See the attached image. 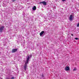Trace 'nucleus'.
I'll return each instance as SVG.
<instances>
[{
	"instance_id": "obj_1",
	"label": "nucleus",
	"mask_w": 79,
	"mask_h": 79,
	"mask_svg": "<svg viewBox=\"0 0 79 79\" xmlns=\"http://www.w3.org/2000/svg\"><path fill=\"white\" fill-rule=\"evenodd\" d=\"M32 55L31 54L29 56V55L28 56V57L27 59V60H26V62H25V64L24 66V69H25V71L26 70V68H27V64L28 63V62L29 61V59L30 58H32Z\"/></svg>"
},
{
	"instance_id": "obj_2",
	"label": "nucleus",
	"mask_w": 79,
	"mask_h": 79,
	"mask_svg": "<svg viewBox=\"0 0 79 79\" xmlns=\"http://www.w3.org/2000/svg\"><path fill=\"white\" fill-rule=\"evenodd\" d=\"M73 17H74V16L73 15H71L70 17L69 18V19L70 20V21H73Z\"/></svg>"
},
{
	"instance_id": "obj_3",
	"label": "nucleus",
	"mask_w": 79,
	"mask_h": 79,
	"mask_svg": "<svg viewBox=\"0 0 79 79\" xmlns=\"http://www.w3.org/2000/svg\"><path fill=\"white\" fill-rule=\"evenodd\" d=\"M18 51V49H13L12 50V53H15Z\"/></svg>"
},
{
	"instance_id": "obj_4",
	"label": "nucleus",
	"mask_w": 79,
	"mask_h": 79,
	"mask_svg": "<svg viewBox=\"0 0 79 79\" xmlns=\"http://www.w3.org/2000/svg\"><path fill=\"white\" fill-rule=\"evenodd\" d=\"M4 27L3 26L0 27V32L1 33L2 32L3 29H4Z\"/></svg>"
},
{
	"instance_id": "obj_5",
	"label": "nucleus",
	"mask_w": 79,
	"mask_h": 79,
	"mask_svg": "<svg viewBox=\"0 0 79 79\" xmlns=\"http://www.w3.org/2000/svg\"><path fill=\"white\" fill-rule=\"evenodd\" d=\"M40 3H42L44 5H47V3H46L45 1L41 2H40Z\"/></svg>"
},
{
	"instance_id": "obj_6",
	"label": "nucleus",
	"mask_w": 79,
	"mask_h": 79,
	"mask_svg": "<svg viewBox=\"0 0 79 79\" xmlns=\"http://www.w3.org/2000/svg\"><path fill=\"white\" fill-rule=\"evenodd\" d=\"M44 31H41V32L40 33V36H42V35H43V34H44Z\"/></svg>"
},
{
	"instance_id": "obj_7",
	"label": "nucleus",
	"mask_w": 79,
	"mask_h": 79,
	"mask_svg": "<svg viewBox=\"0 0 79 79\" xmlns=\"http://www.w3.org/2000/svg\"><path fill=\"white\" fill-rule=\"evenodd\" d=\"M32 9L33 11H35V10H36V6H34L33 7Z\"/></svg>"
},
{
	"instance_id": "obj_8",
	"label": "nucleus",
	"mask_w": 79,
	"mask_h": 79,
	"mask_svg": "<svg viewBox=\"0 0 79 79\" xmlns=\"http://www.w3.org/2000/svg\"><path fill=\"white\" fill-rule=\"evenodd\" d=\"M66 71H69V68L68 67H67L65 68Z\"/></svg>"
},
{
	"instance_id": "obj_9",
	"label": "nucleus",
	"mask_w": 79,
	"mask_h": 79,
	"mask_svg": "<svg viewBox=\"0 0 79 79\" xmlns=\"http://www.w3.org/2000/svg\"><path fill=\"white\" fill-rule=\"evenodd\" d=\"M7 79H15V77H12L11 78H7Z\"/></svg>"
},
{
	"instance_id": "obj_10",
	"label": "nucleus",
	"mask_w": 79,
	"mask_h": 79,
	"mask_svg": "<svg viewBox=\"0 0 79 79\" xmlns=\"http://www.w3.org/2000/svg\"><path fill=\"white\" fill-rule=\"evenodd\" d=\"M41 77H42L43 78H44V77H44V75H42Z\"/></svg>"
},
{
	"instance_id": "obj_11",
	"label": "nucleus",
	"mask_w": 79,
	"mask_h": 79,
	"mask_svg": "<svg viewBox=\"0 0 79 79\" xmlns=\"http://www.w3.org/2000/svg\"><path fill=\"white\" fill-rule=\"evenodd\" d=\"M75 40H78V38H75Z\"/></svg>"
},
{
	"instance_id": "obj_12",
	"label": "nucleus",
	"mask_w": 79,
	"mask_h": 79,
	"mask_svg": "<svg viewBox=\"0 0 79 79\" xmlns=\"http://www.w3.org/2000/svg\"><path fill=\"white\" fill-rule=\"evenodd\" d=\"M16 0H12V2H15V1H16Z\"/></svg>"
},
{
	"instance_id": "obj_13",
	"label": "nucleus",
	"mask_w": 79,
	"mask_h": 79,
	"mask_svg": "<svg viewBox=\"0 0 79 79\" xmlns=\"http://www.w3.org/2000/svg\"><path fill=\"white\" fill-rule=\"evenodd\" d=\"M73 71H76V69L74 68V69H73Z\"/></svg>"
},
{
	"instance_id": "obj_14",
	"label": "nucleus",
	"mask_w": 79,
	"mask_h": 79,
	"mask_svg": "<svg viewBox=\"0 0 79 79\" xmlns=\"http://www.w3.org/2000/svg\"><path fill=\"white\" fill-rule=\"evenodd\" d=\"M77 27H79V23L77 24Z\"/></svg>"
},
{
	"instance_id": "obj_15",
	"label": "nucleus",
	"mask_w": 79,
	"mask_h": 79,
	"mask_svg": "<svg viewBox=\"0 0 79 79\" xmlns=\"http://www.w3.org/2000/svg\"><path fill=\"white\" fill-rule=\"evenodd\" d=\"M63 2H64V1H66V0H62Z\"/></svg>"
},
{
	"instance_id": "obj_16",
	"label": "nucleus",
	"mask_w": 79,
	"mask_h": 79,
	"mask_svg": "<svg viewBox=\"0 0 79 79\" xmlns=\"http://www.w3.org/2000/svg\"><path fill=\"white\" fill-rule=\"evenodd\" d=\"M22 74H23V75H24V73H23V72L22 73Z\"/></svg>"
},
{
	"instance_id": "obj_17",
	"label": "nucleus",
	"mask_w": 79,
	"mask_h": 79,
	"mask_svg": "<svg viewBox=\"0 0 79 79\" xmlns=\"http://www.w3.org/2000/svg\"><path fill=\"white\" fill-rule=\"evenodd\" d=\"M71 35H72V36H73V34H71Z\"/></svg>"
}]
</instances>
